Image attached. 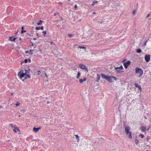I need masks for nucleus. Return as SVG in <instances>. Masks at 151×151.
<instances>
[{
    "label": "nucleus",
    "mask_w": 151,
    "mask_h": 151,
    "mask_svg": "<svg viewBox=\"0 0 151 151\" xmlns=\"http://www.w3.org/2000/svg\"><path fill=\"white\" fill-rule=\"evenodd\" d=\"M19 40H21V38H19Z\"/></svg>",
    "instance_id": "53"
},
{
    "label": "nucleus",
    "mask_w": 151,
    "mask_h": 151,
    "mask_svg": "<svg viewBox=\"0 0 151 151\" xmlns=\"http://www.w3.org/2000/svg\"><path fill=\"white\" fill-rule=\"evenodd\" d=\"M141 130L142 132H145L146 130V127H142L141 128Z\"/></svg>",
    "instance_id": "14"
},
{
    "label": "nucleus",
    "mask_w": 151,
    "mask_h": 151,
    "mask_svg": "<svg viewBox=\"0 0 151 151\" xmlns=\"http://www.w3.org/2000/svg\"><path fill=\"white\" fill-rule=\"evenodd\" d=\"M149 130V129H147V131H148V130Z\"/></svg>",
    "instance_id": "57"
},
{
    "label": "nucleus",
    "mask_w": 151,
    "mask_h": 151,
    "mask_svg": "<svg viewBox=\"0 0 151 151\" xmlns=\"http://www.w3.org/2000/svg\"><path fill=\"white\" fill-rule=\"evenodd\" d=\"M145 59L146 62H149L150 60V56L149 55H146L145 56Z\"/></svg>",
    "instance_id": "7"
},
{
    "label": "nucleus",
    "mask_w": 151,
    "mask_h": 151,
    "mask_svg": "<svg viewBox=\"0 0 151 151\" xmlns=\"http://www.w3.org/2000/svg\"><path fill=\"white\" fill-rule=\"evenodd\" d=\"M33 45V44L32 43V45Z\"/></svg>",
    "instance_id": "59"
},
{
    "label": "nucleus",
    "mask_w": 151,
    "mask_h": 151,
    "mask_svg": "<svg viewBox=\"0 0 151 151\" xmlns=\"http://www.w3.org/2000/svg\"><path fill=\"white\" fill-rule=\"evenodd\" d=\"M98 22L99 23V24H100L101 23L100 22H99V21H98Z\"/></svg>",
    "instance_id": "54"
},
{
    "label": "nucleus",
    "mask_w": 151,
    "mask_h": 151,
    "mask_svg": "<svg viewBox=\"0 0 151 151\" xmlns=\"http://www.w3.org/2000/svg\"><path fill=\"white\" fill-rule=\"evenodd\" d=\"M24 76H27V77H25L24 78V79H27V77H28L29 78H30V76L28 75L27 74V73L26 72H25V73H24Z\"/></svg>",
    "instance_id": "13"
},
{
    "label": "nucleus",
    "mask_w": 151,
    "mask_h": 151,
    "mask_svg": "<svg viewBox=\"0 0 151 151\" xmlns=\"http://www.w3.org/2000/svg\"><path fill=\"white\" fill-rule=\"evenodd\" d=\"M98 1L94 0L93 2V4H91V6H93L95 4H97Z\"/></svg>",
    "instance_id": "17"
},
{
    "label": "nucleus",
    "mask_w": 151,
    "mask_h": 151,
    "mask_svg": "<svg viewBox=\"0 0 151 151\" xmlns=\"http://www.w3.org/2000/svg\"><path fill=\"white\" fill-rule=\"evenodd\" d=\"M16 106H18L19 105V103L18 102H17V103L15 104Z\"/></svg>",
    "instance_id": "31"
},
{
    "label": "nucleus",
    "mask_w": 151,
    "mask_h": 151,
    "mask_svg": "<svg viewBox=\"0 0 151 151\" xmlns=\"http://www.w3.org/2000/svg\"><path fill=\"white\" fill-rule=\"evenodd\" d=\"M38 73H37V75H39L40 74V70H39L38 71Z\"/></svg>",
    "instance_id": "33"
},
{
    "label": "nucleus",
    "mask_w": 151,
    "mask_h": 151,
    "mask_svg": "<svg viewBox=\"0 0 151 151\" xmlns=\"http://www.w3.org/2000/svg\"><path fill=\"white\" fill-rule=\"evenodd\" d=\"M43 21L40 20L39 21V22L37 23V24L38 25H40L42 24V22Z\"/></svg>",
    "instance_id": "21"
},
{
    "label": "nucleus",
    "mask_w": 151,
    "mask_h": 151,
    "mask_svg": "<svg viewBox=\"0 0 151 151\" xmlns=\"http://www.w3.org/2000/svg\"><path fill=\"white\" fill-rule=\"evenodd\" d=\"M13 95V93H12L11 94V95Z\"/></svg>",
    "instance_id": "51"
},
{
    "label": "nucleus",
    "mask_w": 151,
    "mask_h": 151,
    "mask_svg": "<svg viewBox=\"0 0 151 151\" xmlns=\"http://www.w3.org/2000/svg\"><path fill=\"white\" fill-rule=\"evenodd\" d=\"M139 136L141 138H143L144 137V135L142 134H140L139 135Z\"/></svg>",
    "instance_id": "30"
},
{
    "label": "nucleus",
    "mask_w": 151,
    "mask_h": 151,
    "mask_svg": "<svg viewBox=\"0 0 151 151\" xmlns=\"http://www.w3.org/2000/svg\"><path fill=\"white\" fill-rule=\"evenodd\" d=\"M9 126L11 127V128L12 129L14 128V127L13 126V124H9Z\"/></svg>",
    "instance_id": "26"
},
{
    "label": "nucleus",
    "mask_w": 151,
    "mask_h": 151,
    "mask_svg": "<svg viewBox=\"0 0 151 151\" xmlns=\"http://www.w3.org/2000/svg\"><path fill=\"white\" fill-rule=\"evenodd\" d=\"M147 43V41L145 42V43H144V45H143V46H145V45H146V44Z\"/></svg>",
    "instance_id": "35"
},
{
    "label": "nucleus",
    "mask_w": 151,
    "mask_h": 151,
    "mask_svg": "<svg viewBox=\"0 0 151 151\" xmlns=\"http://www.w3.org/2000/svg\"><path fill=\"white\" fill-rule=\"evenodd\" d=\"M24 29V27H22V31L21 33L22 34L23 33H25L26 32V31L25 30L23 31V29Z\"/></svg>",
    "instance_id": "19"
},
{
    "label": "nucleus",
    "mask_w": 151,
    "mask_h": 151,
    "mask_svg": "<svg viewBox=\"0 0 151 151\" xmlns=\"http://www.w3.org/2000/svg\"><path fill=\"white\" fill-rule=\"evenodd\" d=\"M101 75L102 78L106 79L110 82L112 83L114 81H116L117 80V78L116 77L114 76H107L104 74H101Z\"/></svg>",
    "instance_id": "1"
},
{
    "label": "nucleus",
    "mask_w": 151,
    "mask_h": 151,
    "mask_svg": "<svg viewBox=\"0 0 151 151\" xmlns=\"http://www.w3.org/2000/svg\"><path fill=\"white\" fill-rule=\"evenodd\" d=\"M49 101H48V102H47V104H49Z\"/></svg>",
    "instance_id": "52"
},
{
    "label": "nucleus",
    "mask_w": 151,
    "mask_h": 151,
    "mask_svg": "<svg viewBox=\"0 0 151 151\" xmlns=\"http://www.w3.org/2000/svg\"><path fill=\"white\" fill-rule=\"evenodd\" d=\"M27 59H25V60H24V62L25 63H26L27 62Z\"/></svg>",
    "instance_id": "38"
},
{
    "label": "nucleus",
    "mask_w": 151,
    "mask_h": 151,
    "mask_svg": "<svg viewBox=\"0 0 151 151\" xmlns=\"http://www.w3.org/2000/svg\"><path fill=\"white\" fill-rule=\"evenodd\" d=\"M100 79V76L99 74H97L96 81L98 82Z\"/></svg>",
    "instance_id": "12"
},
{
    "label": "nucleus",
    "mask_w": 151,
    "mask_h": 151,
    "mask_svg": "<svg viewBox=\"0 0 151 151\" xmlns=\"http://www.w3.org/2000/svg\"><path fill=\"white\" fill-rule=\"evenodd\" d=\"M16 37H9V40L11 41H15V40L16 39Z\"/></svg>",
    "instance_id": "11"
},
{
    "label": "nucleus",
    "mask_w": 151,
    "mask_h": 151,
    "mask_svg": "<svg viewBox=\"0 0 151 151\" xmlns=\"http://www.w3.org/2000/svg\"><path fill=\"white\" fill-rule=\"evenodd\" d=\"M35 29L36 30H38L40 29V27H35Z\"/></svg>",
    "instance_id": "29"
},
{
    "label": "nucleus",
    "mask_w": 151,
    "mask_h": 151,
    "mask_svg": "<svg viewBox=\"0 0 151 151\" xmlns=\"http://www.w3.org/2000/svg\"><path fill=\"white\" fill-rule=\"evenodd\" d=\"M33 131L35 133H36L38 131L37 129L35 127L33 128Z\"/></svg>",
    "instance_id": "15"
},
{
    "label": "nucleus",
    "mask_w": 151,
    "mask_h": 151,
    "mask_svg": "<svg viewBox=\"0 0 151 151\" xmlns=\"http://www.w3.org/2000/svg\"><path fill=\"white\" fill-rule=\"evenodd\" d=\"M40 29H41L42 30H43V29H44V27L43 26L41 27H40Z\"/></svg>",
    "instance_id": "32"
},
{
    "label": "nucleus",
    "mask_w": 151,
    "mask_h": 151,
    "mask_svg": "<svg viewBox=\"0 0 151 151\" xmlns=\"http://www.w3.org/2000/svg\"><path fill=\"white\" fill-rule=\"evenodd\" d=\"M135 10H134L133 12V14H134V15L135 14Z\"/></svg>",
    "instance_id": "37"
},
{
    "label": "nucleus",
    "mask_w": 151,
    "mask_h": 151,
    "mask_svg": "<svg viewBox=\"0 0 151 151\" xmlns=\"http://www.w3.org/2000/svg\"><path fill=\"white\" fill-rule=\"evenodd\" d=\"M33 40H36V38H33Z\"/></svg>",
    "instance_id": "55"
},
{
    "label": "nucleus",
    "mask_w": 151,
    "mask_h": 151,
    "mask_svg": "<svg viewBox=\"0 0 151 151\" xmlns=\"http://www.w3.org/2000/svg\"><path fill=\"white\" fill-rule=\"evenodd\" d=\"M37 129H38V130L39 129H41V128L40 127H39V128H37Z\"/></svg>",
    "instance_id": "45"
},
{
    "label": "nucleus",
    "mask_w": 151,
    "mask_h": 151,
    "mask_svg": "<svg viewBox=\"0 0 151 151\" xmlns=\"http://www.w3.org/2000/svg\"><path fill=\"white\" fill-rule=\"evenodd\" d=\"M131 62L130 61H127L126 63H124V65L125 68H127L128 66L130 65Z\"/></svg>",
    "instance_id": "6"
},
{
    "label": "nucleus",
    "mask_w": 151,
    "mask_h": 151,
    "mask_svg": "<svg viewBox=\"0 0 151 151\" xmlns=\"http://www.w3.org/2000/svg\"><path fill=\"white\" fill-rule=\"evenodd\" d=\"M52 43H53V42H50V44L51 45H52Z\"/></svg>",
    "instance_id": "48"
},
{
    "label": "nucleus",
    "mask_w": 151,
    "mask_h": 151,
    "mask_svg": "<svg viewBox=\"0 0 151 151\" xmlns=\"http://www.w3.org/2000/svg\"><path fill=\"white\" fill-rule=\"evenodd\" d=\"M125 61V60H123V62H124Z\"/></svg>",
    "instance_id": "58"
},
{
    "label": "nucleus",
    "mask_w": 151,
    "mask_h": 151,
    "mask_svg": "<svg viewBox=\"0 0 151 151\" xmlns=\"http://www.w3.org/2000/svg\"><path fill=\"white\" fill-rule=\"evenodd\" d=\"M77 5H75V9H77Z\"/></svg>",
    "instance_id": "39"
},
{
    "label": "nucleus",
    "mask_w": 151,
    "mask_h": 151,
    "mask_svg": "<svg viewBox=\"0 0 151 151\" xmlns=\"http://www.w3.org/2000/svg\"><path fill=\"white\" fill-rule=\"evenodd\" d=\"M36 35L37 36H38V33L36 34Z\"/></svg>",
    "instance_id": "50"
},
{
    "label": "nucleus",
    "mask_w": 151,
    "mask_h": 151,
    "mask_svg": "<svg viewBox=\"0 0 151 151\" xmlns=\"http://www.w3.org/2000/svg\"><path fill=\"white\" fill-rule=\"evenodd\" d=\"M135 73H139V77H140L143 75V70L141 68L137 67L135 68Z\"/></svg>",
    "instance_id": "3"
},
{
    "label": "nucleus",
    "mask_w": 151,
    "mask_h": 151,
    "mask_svg": "<svg viewBox=\"0 0 151 151\" xmlns=\"http://www.w3.org/2000/svg\"><path fill=\"white\" fill-rule=\"evenodd\" d=\"M73 35H71L70 34H69L68 35V36H69L70 38H71L73 36Z\"/></svg>",
    "instance_id": "23"
},
{
    "label": "nucleus",
    "mask_w": 151,
    "mask_h": 151,
    "mask_svg": "<svg viewBox=\"0 0 151 151\" xmlns=\"http://www.w3.org/2000/svg\"><path fill=\"white\" fill-rule=\"evenodd\" d=\"M87 79L86 78H84L83 80V81H86Z\"/></svg>",
    "instance_id": "36"
},
{
    "label": "nucleus",
    "mask_w": 151,
    "mask_h": 151,
    "mask_svg": "<svg viewBox=\"0 0 151 151\" xmlns=\"http://www.w3.org/2000/svg\"><path fill=\"white\" fill-rule=\"evenodd\" d=\"M147 147L146 148L148 149V148H150V147L149 146H148V145H147Z\"/></svg>",
    "instance_id": "41"
},
{
    "label": "nucleus",
    "mask_w": 151,
    "mask_h": 151,
    "mask_svg": "<svg viewBox=\"0 0 151 151\" xmlns=\"http://www.w3.org/2000/svg\"><path fill=\"white\" fill-rule=\"evenodd\" d=\"M79 137H78V138H76V139H77V142H78L79 141Z\"/></svg>",
    "instance_id": "40"
},
{
    "label": "nucleus",
    "mask_w": 151,
    "mask_h": 151,
    "mask_svg": "<svg viewBox=\"0 0 151 151\" xmlns=\"http://www.w3.org/2000/svg\"><path fill=\"white\" fill-rule=\"evenodd\" d=\"M75 137H76V139L77 138H78L79 137L78 136L77 134H76L75 135Z\"/></svg>",
    "instance_id": "34"
},
{
    "label": "nucleus",
    "mask_w": 151,
    "mask_h": 151,
    "mask_svg": "<svg viewBox=\"0 0 151 151\" xmlns=\"http://www.w3.org/2000/svg\"><path fill=\"white\" fill-rule=\"evenodd\" d=\"M125 132L128 137L130 139L132 138L131 132L130 131V128L129 126H126L125 127Z\"/></svg>",
    "instance_id": "2"
},
{
    "label": "nucleus",
    "mask_w": 151,
    "mask_h": 151,
    "mask_svg": "<svg viewBox=\"0 0 151 151\" xmlns=\"http://www.w3.org/2000/svg\"><path fill=\"white\" fill-rule=\"evenodd\" d=\"M42 33H43L44 36H45V35L46 34V31H43L42 32Z\"/></svg>",
    "instance_id": "28"
},
{
    "label": "nucleus",
    "mask_w": 151,
    "mask_h": 151,
    "mask_svg": "<svg viewBox=\"0 0 151 151\" xmlns=\"http://www.w3.org/2000/svg\"><path fill=\"white\" fill-rule=\"evenodd\" d=\"M76 46H77V45H76V44L75 45H74V46H73V47H74V48H75V47Z\"/></svg>",
    "instance_id": "44"
},
{
    "label": "nucleus",
    "mask_w": 151,
    "mask_h": 151,
    "mask_svg": "<svg viewBox=\"0 0 151 151\" xmlns=\"http://www.w3.org/2000/svg\"><path fill=\"white\" fill-rule=\"evenodd\" d=\"M122 69H123V68L122 65H121L119 67L115 68V69H116V71L118 72H119Z\"/></svg>",
    "instance_id": "8"
},
{
    "label": "nucleus",
    "mask_w": 151,
    "mask_h": 151,
    "mask_svg": "<svg viewBox=\"0 0 151 151\" xmlns=\"http://www.w3.org/2000/svg\"><path fill=\"white\" fill-rule=\"evenodd\" d=\"M148 19H149V20H150L151 19V18H148Z\"/></svg>",
    "instance_id": "49"
},
{
    "label": "nucleus",
    "mask_w": 151,
    "mask_h": 151,
    "mask_svg": "<svg viewBox=\"0 0 151 151\" xmlns=\"http://www.w3.org/2000/svg\"><path fill=\"white\" fill-rule=\"evenodd\" d=\"M79 82H80V83H82L83 82V81L82 79H80L79 80Z\"/></svg>",
    "instance_id": "24"
},
{
    "label": "nucleus",
    "mask_w": 151,
    "mask_h": 151,
    "mask_svg": "<svg viewBox=\"0 0 151 151\" xmlns=\"http://www.w3.org/2000/svg\"><path fill=\"white\" fill-rule=\"evenodd\" d=\"M135 142L136 145H137L139 143V141L138 139H136L135 140Z\"/></svg>",
    "instance_id": "18"
},
{
    "label": "nucleus",
    "mask_w": 151,
    "mask_h": 151,
    "mask_svg": "<svg viewBox=\"0 0 151 151\" xmlns=\"http://www.w3.org/2000/svg\"><path fill=\"white\" fill-rule=\"evenodd\" d=\"M81 74V73L79 72H78L77 74V76L76 77V78L77 79H78L79 78Z\"/></svg>",
    "instance_id": "16"
},
{
    "label": "nucleus",
    "mask_w": 151,
    "mask_h": 151,
    "mask_svg": "<svg viewBox=\"0 0 151 151\" xmlns=\"http://www.w3.org/2000/svg\"><path fill=\"white\" fill-rule=\"evenodd\" d=\"M92 14H96V13L95 12H93L92 13Z\"/></svg>",
    "instance_id": "46"
},
{
    "label": "nucleus",
    "mask_w": 151,
    "mask_h": 151,
    "mask_svg": "<svg viewBox=\"0 0 151 151\" xmlns=\"http://www.w3.org/2000/svg\"><path fill=\"white\" fill-rule=\"evenodd\" d=\"M134 85L136 87L138 88V89L140 90V91H142V88H141V86L140 85H139L138 84L136 83H135Z\"/></svg>",
    "instance_id": "10"
},
{
    "label": "nucleus",
    "mask_w": 151,
    "mask_h": 151,
    "mask_svg": "<svg viewBox=\"0 0 151 151\" xmlns=\"http://www.w3.org/2000/svg\"><path fill=\"white\" fill-rule=\"evenodd\" d=\"M137 52L138 53H140L142 52V50L141 49H139L137 50Z\"/></svg>",
    "instance_id": "20"
},
{
    "label": "nucleus",
    "mask_w": 151,
    "mask_h": 151,
    "mask_svg": "<svg viewBox=\"0 0 151 151\" xmlns=\"http://www.w3.org/2000/svg\"><path fill=\"white\" fill-rule=\"evenodd\" d=\"M12 129L13 131H14L15 133H17V130L19 132H20V130L18 129V128L17 127H14V128H13Z\"/></svg>",
    "instance_id": "9"
},
{
    "label": "nucleus",
    "mask_w": 151,
    "mask_h": 151,
    "mask_svg": "<svg viewBox=\"0 0 151 151\" xmlns=\"http://www.w3.org/2000/svg\"><path fill=\"white\" fill-rule=\"evenodd\" d=\"M151 16V14L150 13H149L148 14V15H147V16L146 17V18H148L150 17Z\"/></svg>",
    "instance_id": "27"
},
{
    "label": "nucleus",
    "mask_w": 151,
    "mask_h": 151,
    "mask_svg": "<svg viewBox=\"0 0 151 151\" xmlns=\"http://www.w3.org/2000/svg\"><path fill=\"white\" fill-rule=\"evenodd\" d=\"M18 76L20 79H22L24 77V71L22 70H21L18 73Z\"/></svg>",
    "instance_id": "5"
},
{
    "label": "nucleus",
    "mask_w": 151,
    "mask_h": 151,
    "mask_svg": "<svg viewBox=\"0 0 151 151\" xmlns=\"http://www.w3.org/2000/svg\"><path fill=\"white\" fill-rule=\"evenodd\" d=\"M59 17L61 19H62V18L60 17Z\"/></svg>",
    "instance_id": "56"
},
{
    "label": "nucleus",
    "mask_w": 151,
    "mask_h": 151,
    "mask_svg": "<svg viewBox=\"0 0 151 151\" xmlns=\"http://www.w3.org/2000/svg\"><path fill=\"white\" fill-rule=\"evenodd\" d=\"M45 76L47 78L48 77L46 73H45Z\"/></svg>",
    "instance_id": "43"
},
{
    "label": "nucleus",
    "mask_w": 151,
    "mask_h": 151,
    "mask_svg": "<svg viewBox=\"0 0 151 151\" xmlns=\"http://www.w3.org/2000/svg\"><path fill=\"white\" fill-rule=\"evenodd\" d=\"M58 14V13H55L54 14V16H55Z\"/></svg>",
    "instance_id": "42"
},
{
    "label": "nucleus",
    "mask_w": 151,
    "mask_h": 151,
    "mask_svg": "<svg viewBox=\"0 0 151 151\" xmlns=\"http://www.w3.org/2000/svg\"><path fill=\"white\" fill-rule=\"evenodd\" d=\"M29 51H27L25 52L26 53H27Z\"/></svg>",
    "instance_id": "47"
},
{
    "label": "nucleus",
    "mask_w": 151,
    "mask_h": 151,
    "mask_svg": "<svg viewBox=\"0 0 151 151\" xmlns=\"http://www.w3.org/2000/svg\"><path fill=\"white\" fill-rule=\"evenodd\" d=\"M29 53L30 54H32V53H31V52H33L34 51V50H29Z\"/></svg>",
    "instance_id": "25"
},
{
    "label": "nucleus",
    "mask_w": 151,
    "mask_h": 151,
    "mask_svg": "<svg viewBox=\"0 0 151 151\" xmlns=\"http://www.w3.org/2000/svg\"><path fill=\"white\" fill-rule=\"evenodd\" d=\"M79 67L81 69L83 70H86L87 73L88 72V68L86 65H84L82 64H80L79 65Z\"/></svg>",
    "instance_id": "4"
},
{
    "label": "nucleus",
    "mask_w": 151,
    "mask_h": 151,
    "mask_svg": "<svg viewBox=\"0 0 151 151\" xmlns=\"http://www.w3.org/2000/svg\"><path fill=\"white\" fill-rule=\"evenodd\" d=\"M78 48H81V49H86V47H82V46H79L78 47Z\"/></svg>",
    "instance_id": "22"
}]
</instances>
